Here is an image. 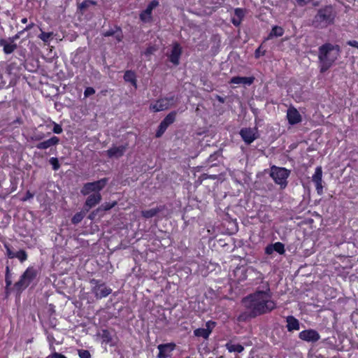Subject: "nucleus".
<instances>
[{"instance_id":"79ce46f5","label":"nucleus","mask_w":358,"mask_h":358,"mask_svg":"<svg viewBox=\"0 0 358 358\" xmlns=\"http://www.w3.org/2000/svg\"><path fill=\"white\" fill-rule=\"evenodd\" d=\"M50 163L52 166V169L55 171H57L60 168V164L59 163L57 158H56V157L50 158Z\"/></svg>"},{"instance_id":"f257e3e1","label":"nucleus","mask_w":358,"mask_h":358,"mask_svg":"<svg viewBox=\"0 0 358 358\" xmlns=\"http://www.w3.org/2000/svg\"><path fill=\"white\" fill-rule=\"evenodd\" d=\"M263 289H257L242 299V304L250 311L252 317L268 313L276 308L268 282L263 283Z\"/></svg>"},{"instance_id":"b1692460","label":"nucleus","mask_w":358,"mask_h":358,"mask_svg":"<svg viewBox=\"0 0 358 358\" xmlns=\"http://www.w3.org/2000/svg\"><path fill=\"white\" fill-rule=\"evenodd\" d=\"M36 275L37 272L34 268L28 267L22 275L29 285L36 277Z\"/></svg>"},{"instance_id":"052dcab7","label":"nucleus","mask_w":358,"mask_h":358,"mask_svg":"<svg viewBox=\"0 0 358 358\" xmlns=\"http://www.w3.org/2000/svg\"><path fill=\"white\" fill-rule=\"evenodd\" d=\"M159 126L161 127H162L163 129H164L165 130H166V129L168 128V127L169 126L167 122H166L164 120L161 122V123L159 124Z\"/></svg>"},{"instance_id":"7c9ffc66","label":"nucleus","mask_w":358,"mask_h":358,"mask_svg":"<svg viewBox=\"0 0 358 358\" xmlns=\"http://www.w3.org/2000/svg\"><path fill=\"white\" fill-rule=\"evenodd\" d=\"M85 212L86 211H85L83 210V211L76 213L71 219V222L73 224H77L80 223L83 220V219L85 217Z\"/></svg>"},{"instance_id":"f704fd0d","label":"nucleus","mask_w":358,"mask_h":358,"mask_svg":"<svg viewBox=\"0 0 358 358\" xmlns=\"http://www.w3.org/2000/svg\"><path fill=\"white\" fill-rule=\"evenodd\" d=\"M273 248L274 251L279 253L280 255H283L285 252V245L283 243L280 242H276L273 244Z\"/></svg>"},{"instance_id":"6ab92c4d","label":"nucleus","mask_w":358,"mask_h":358,"mask_svg":"<svg viewBox=\"0 0 358 358\" xmlns=\"http://www.w3.org/2000/svg\"><path fill=\"white\" fill-rule=\"evenodd\" d=\"M59 143V138L55 136L50 138L38 143L36 147L39 150H46L50 147L55 146Z\"/></svg>"},{"instance_id":"aec40b11","label":"nucleus","mask_w":358,"mask_h":358,"mask_svg":"<svg viewBox=\"0 0 358 358\" xmlns=\"http://www.w3.org/2000/svg\"><path fill=\"white\" fill-rule=\"evenodd\" d=\"M126 148L125 145L113 146L106 151L107 155L110 158H119L124 155Z\"/></svg>"},{"instance_id":"9d476101","label":"nucleus","mask_w":358,"mask_h":358,"mask_svg":"<svg viewBox=\"0 0 358 358\" xmlns=\"http://www.w3.org/2000/svg\"><path fill=\"white\" fill-rule=\"evenodd\" d=\"M299 338L306 342L315 343L320 339V336L315 329H307L301 331Z\"/></svg>"},{"instance_id":"9b49d317","label":"nucleus","mask_w":358,"mask_h":358,"mask_svg":"<svg viewBox=\"0 0 358 358\" xmlns=\"http://www.w3.org/2000/svg\"><path fill=\"white\" fill-rule=\"evenodd\" d=\"M312 180L315 185L317 193L319 195L323 194L322 186V169L321 166H317L315 169V173L312 176Z\"/></svg>"},{"instance_id":"a878e982","label":"nucleus","mask_w":358,"mask_h":358,"mask_svg":"<svg viewBox=\"0 0 358 358\" xmlns=\"http://www.w3.org/2000/svg\"><path fill=\"white\" fill-rule=\"evenodd\" d=\"M226 348L229 352L241 353L243 351L244 348L240 344H234L231 342H228L225 345Z\"/></svg>"},{"instance_id":"a18cd8bd","label":"nucleus","mask_w":358,"mask_h":358,"mask_svg":"<svg viewBox=\"0 0 358 358\" xmlns=\"http://www.w3.org/2000/svg\"><path fill=\"white\" fill-rule=\"evenodd\" d=\"M157 50L155 46H149L144 52V55L147 57L151 55Z\"/></svg>"},{"instance_id":"2f4dec72","label":"nucleus","mask_w":358,"mask_h":358,"mask_svg":"<svg viewBox=\"0 0 358 358\" xmlns=\"http://www.w3.org/2000/svg\"><path fill=\"white\" fill-rule=\"evenodd\" d=\"M283 34H284V30L281 27L274 26L272 28L271 31L270 32L269 37H273V36L279 37V36H282L283 35Z\"/></svg>"},{"instance_id":"39448f33","label":"nucleus","mask_w":358,"mask_h":358,"mask_svg":"<svg viewBox=\"0 0 358 358\" xmlns=\"http://www.w3.org/2000/svg\"><path fill=\"white\" fill-rule=\"evenodd\" d=\"M108 182L107 178L85 183L80 190V193L84 195H89L90 193H100L99 192L104 188Z\"/></svg>"},{"instance_id":"13d9d810","label":"nucleus","mask_w":358,"mask_h":358,"mask_svg":"<svg viewBox=\"0 0 358 358\" xmlns=\"http://www.w3.org/2000/svg\"><path fill=\"white\" fill-rule=\"evenodd\" d=\"M255 55V57L256 58H259L260 57V55H264V52L261 53L260 48H257L256 50Z\"/></svg>"},{"instance_id":"338daca9","label":"nucleus","mask_w":358,"mask_h":358,"mask_svg":"<svg viewBox=\"0 0 358 358\" xmlns=\"http://www.w3.org/2000/svg\"><path fill=\"white\" fill-rule=\"evenodd\" d=\"M357 49H358V48H357Z\"/></svg>"},{"instance_id":"de8ad7c7","label":"nucleus","mask_w":358,"mask_h":358,"mask_svg":"<svg viewBox=\"0 0 358 358\" xmlns=\"http://www.w3.org/2000/svg\"><path fill=\"white\" fill-rule=\"evenodd\" d=\"M94 93H95L94 89L93 87H89L85 90L84 95L85 97H87L90 95L94 94Z\"/></svg>"},{"instance_id":"0eeeda50","label":"nucleus","mask_w":358,"mask_h":358,"mask_svg":"<svg viewBox=\"0 0 358 358\" xmlns=\"http://www.w3.org/2000/svg\"><path fill=\"white\" fill-rule=\"evenodd\" d=\"M175 104L174 96L159 99L155 103H151L150 108L154 112H159L168 109Z\"/></svg>"},{"instance_id":"6e6d98bb","label":"nucleus","mask_w":358,"mask_h":358,"mask_svg":"<svg viewBox=\"0 0 358 358\" xmlns=\"http://www.w3.org/2000/svg\"><path fill=\"white\" fill-rule=\"evenodd\" d=\"M347 44L350 46H352V47H354V48H358V41H348L347 42Z\"/></svg>"},{"instance_id":"c9c22d12","label":"nucleus","mask_w":358,"mask_h":358,"mask_svg":"<svg viewBox=\"0 0 358 358\" xmlns=\"http://www.w3.org/2000/svg\"><path fill=\"white\" fill-rule=\"evenodd\" d=\"M176 112L172 111L169 113L164 119V120L167 122L169 125L173 124L176 120Z\"/></svg>"},{"instance_id":"473e14b6","label":"nucleus","mask_w":358,"mask_h":358,"mask_svg":"<svg viewBox=\"0 0 358 358\" xmlns=\"http://www.w3.org/2000/svg\"><path fill=\"white\" fill-rule=\"evenodd\" d=\"M101 336L103 339V342L112 345L113 338L110 333L108 330H102Z\"/></svg>"},{"instance_id":"4be33fe9","label":"nucleus","mask_w":358,"mask_h":358,"mask_svg":"<svg viewBox=\"0 0 358 358\" xmlns=\"http://www.w3.org/2000/svg\"><path fill=\"white\" fill-rule=\"evenodd\" d=\"M287 329V331L292 332L297 331L300 329L299 321L292 315H289L286 317Z\"/></svg>"},{"instance_id":"f03ea898","label":"nucleus","mask_w":358,"mask_h":358,"mask_svg":"<svg viewBox=\"0 0 358 358\" xmlns=\"http://www.w3.org/2000/svg\"><path fill=\"white\" fill-rule=\"evenodd\" d=\"M340 47L337 45L325 43L319 48L318 58L320 63V72L327 71L338 59Z\"/></svg>"},{"instance_id":"0e129e2a","label":"nucleus","mask_w":358,"mask_h":358,"mask_svg":"<svg viewBox=\"0 0 358 358\" xmlns=\"http://www.w3.org/2000/svg\"><path fill=\"white\" fill-rule=\"evenodd\" d=\"M21 22L23 24H26L27 22V17H24L21 20Z\"/></svg>"},{"instance_id":"c03bdc74","label":"nucleus","mask_w":358,"mask_h":358,"mask_svg":"<svg viewBox=\"0 0 358 358\" xmlns=\"http://www.w3.org/2000/svg\"><path fill=\"white\" fill-rule=\"evenodd\" d=\"M216 323L213 321H208L206 323V328H204L206 330L209 331V334H211L213 329L215 327Z\"/></svg>"},{"instance_id":"423d86ee","label":"nucleus","mask_w":358,"mask_h":358,"mask_svg":"<svg viewBox=\"0 0 358 358\" xmlns=\"http://www.w3.org/2000/svg\"><path fill=\"white\" fill-rule=\"evenodd\" d=\"M92 285V292L96 299H102L108 296L112 289L106 286L104 283H100V281L96 279H92L90 281Z\"/></svg>"},{"instance_id":"8fccbe9b","label":"nucleus","mask_w":358,"mask_h":358,"mask_svg":"<svg viewBox=\"0 0 358 358\" xmlns=\"http://www.w3.org/2000/svg\"><path fill=\"white\" fill-rule=\"evenodd\" d=\"M24 32V30L20 31L15 35L13 36L12 37H9L8 38L15 43V41L18 40L20 38V36Z\"/></svg>"},{"instance_id":"412c9836","label":"nucleus","mask_w":358,"mask_h":358,"mask_svg":"<svg viewBox=\"0 0 358 358\" xmlns=\"http://www.w3.org/2000/svg\"><path fill=\"white\" fill-rule=\"evenodd\" d=\"M255 80L254 77L235 76L231 78L229 83L236 85H250Z\"/></svg>"},{"instance_id":"20e7f679","label":"nucleus","mask_w":358,"mask_h":358,"mask_svg":"<svg viewBox=\"0 0 358 358\" xmlns=\"http://www.w3.org/2000/svg\"><path fill=\"white\" fill-rule=\"evenodd\" d=\"M290 175V171L283 167H278L275 165L271 167L270 176L274 182L285 189L287 185V179Z\"/></svg>"},{"instance_id":"e2e57ef3","label":"nucleus","mask_w":358,"mask_h":358,"mask_svg":"<svg viewBox=\"0 0 358 358\" xmlns=\"http://www.w3.org/2000/svg\"><path fill=\"white\" fill-rule=\"evenodd\" d=\"M297 1L300 4L305 5V4H307L308 3H309L311 0H297Z\"/></svg>"},{"instance_id":"393cba45","label":"nucleus","mask_w":358,"mask_h":358,"mask_svg":"<svg viewBox=\"0 0 358 358\" xmlns=\"http://www.w3.org/2000/svg\"><path fill=\"white\" fill-rule=\"evenodd\" d=\"M162 210V207H157L155 208H151L149 210H144L141 211V215L143 217L146 219L152 218L157 215L159 212Z\"/></svg>"},{"instance_id":"1a4fd4ad","label":"nucleus","mask_w":358,"mask_h":358,"mask_svg":"<svg viewBox=\"0 0 358 358\" xmlns=\"http://www.w3.org/2000/svg\"><path fill=\"white\" fill-rule=\"evenodd\" d=\"M159 5V1L157 0H153L148 5L145 10L142 11L140 13L139 17L140 20L144 22L148 23L150 22L152 20V13L153 9H155Z\"/></svg>"},{"instance_id":"4d7b16f0","label":"nucleus","mask_w":358,"mask_h":358,"mask_svg":"<svg viewBox=\"0 0 358 358\" xmlns=\"http://www.w3.org/2000/svg\"><path fill=\"white\" fill-rule=\"evenodd\" d=\"M34 197V194H31L29 191H27L26 193V196L22 199L23 201H25L28 199H30Z\"/></svg>"},{"instance_id":"ddd939ff","label":"nucleus","mask_w":358,"mask_h":358,"mask_svg":"<svg viewBox=\"0 0 358 358\" xmlns=\"http://www.w3.org/2000/svg\"><path fill=\"white\" fill-rule=\"evenodd\" d=\"M102 197L100 193L89 194L83 206L84 210L88 212L92 208L99 203Z\"/></svg>"},{"instance_id":"72a5a7b5","label":"nucleus","mask_w":358,"mask_h":358,"mask_svg":"<svg viewBox=\"0 0 358 358\" xmlns=\"http://www.w3.org/2000/svg\"><path fill=\"white\" fill-rule=\"evenodd\" d=\"M5 282H6V289L8 290V287L12 284V275L10 273V268L8 266H7L6 267Z\"/></svg>"},{"instance_id":"f3484780","label":"nucleus","mask_w":358,"mask_h":358,"mask_svg":"<svg viewBox=\"0 0 358 358\" xmlns=\"http://www.w3.org/2000/svg\"><path fill=\"white\" fill-rule=\"evenodd\" d=\"M256 271L254 268L250 267L245 268L244 267L237 268L234 271V275L238 278V281H243L247 279L248 274L251 275Z\"/></svg>"},{"instance_id":"a211bd4d","label":"nucleus","mask_w":358,"mask_h":358,"mask_svg":"<svg viewBox=\"0 0 358 358\" xmlns=\"http://www.w3.org/2000/svg\"><path fill=\"white\" fill-rule=\"evenodd\" d=\"M102 34L105 37L113 36L117 42L122 41L123 38L122 31L119 26H115L113 28H110L108 30L104 31Z\"/></svg>"},{"instance_id":"7ed1b4c3","label":"nucleus","mask_w":358,"mask_h":358,"mask_svg":"<svg viewBox=\"0 0 358 358\" xmlns=\"http://www.w3.org/2000/svg\"><path fill=\"white\" fill-rule=\"evenodd\" d=\"M336 12L331 6L320 8L314 17L313 24L317 28H324L334 22Z\"/></svg>"},{"instance_id":"864d4df0","label":"nucleus","mask_w":358,"mask_h":358,"mask_svg":"<svg viewBox=\"0 0 358 358\" xmlns=\"http://www.w3.org/2000/svg\"><path fill=\"white\" fill-rule=\"evenodd\" d=\"M100 212L99 211H97V208L94 210H93L88 216V219L91 220H93L95 217L99 214Z\"/></svg>"},{"instance_id":"c85d7f7f","label":"nucleus","mask_w":358,"mask_h":358,"mask_svg":"<svg viewBox=\"0 0 358 358\" xmlns=\"http://www.w3.org/2000/svg\"><path fill=\"white\" fill-rule=\"evenodd\" d=\"M194 334L196 337H201L205 339H207L210 336L209 331L206 330L204 328H199L195 329L194 331Z\"/></svg>"},{"instance_id":"5701e85b","label":"nucleus","mask_w":358,"mask_h":358,"mask_svg":"<svg viewBox=\"0 0 358 358\" xmlns=\"http://www.w3.org/2000/svg\"><path fill=\"white\" fill-rule=\"evenodd\" d=\"M245 10L242 8H237L234 10V16L231 18V22L232 24L238 27L244 16H245Z\"/></svg>"},{"instance_id":"e433bc0d","label":"nucleus","mask_w":358,"mask_h":358,"mask_svg":"<svg viewBox=\"0 0 358 358\" xmlns=\"http://www.w3.org/2000/svg\"><path fill=\"white\" fill-rule=\"evenodd\" d=\"M45 135L43 132H34L31 136L30 139L34 141H39L45 138Z\"/></svg>"},{"instance_id":"c756f323","label":"nucleus","mask_w":358,"mask_h":358,"mask_svg":"<svg viewBox=\"0 0 358 358\" xmlns=\"http://www.w3.org/2000/svg\"><path fill=\"white\" fill-rule=\"evenodd\" d=\"M117 205L116 201H113V203H104L101 204L99 208H97V211H99L100 213H102L105 211H107L114 206Z\"/></svg>"},{"instance_id":"6e6552de","label":"nucleus","mask_w":358,"mask_h":358,"mask_svg":"<svg viewBox=\"0 0 358 358\" xmlns=\"http://www.w3.org/2000/svg\"><path fill=\"white\" fill-rule=\"evenodd\" d=\"M239 134L247 145L252 143L258 137L256 128H243Z\"/></svg>"},{"instance_id":"a19ab883","label":"nucleus","mask_w":358,"mask_h":358,"mask_svg":"<svg viewBox=\"0 0 358 358\" xmlns=\"http://www.w3.org/2000/svg\"><path fill=\"white\" fill-rule=\"evenodd\" d=\"M95 4H96V2L93 1H90V0L84 1L79 5V8L81 10H83L86 9L87 8H88L90 5H95Z\"/></svg>"},{"instance_id":"5fc2aeb1","label":"nucleus","mask_w":358,"mask_h":358,"mask_svg":"<svg viewBox=\"0 0 358 358\" xmlns=\"http://www.w3.org/2000/svg\"><path fill=\"white\" fill-rule=\"evenodd\" d=\"M165 131L166 130L164 129H163L162 127H161L159 125L158 129L156 133V137L159 138V137L162 136V134L165 132Z\"/></svg>"},{"instance_id":"ea45409f","label":"nucleus","mask_w":358,"mask_h":358,"mask_svg":"<svg viewBox=\"0 0 358 358\" xmlns=\"http://www.w3.org/2000/svg\"><path fill=\"white\" fill-rule=\"evenodd\" d=\"M78 355L80 358H91V354L89 350L80 349L78 350Z\"/></svg>"},{"instance_id":"680f3d73","label":"nucleus","mask_w":358,"mask_h":358,"mask_svg":"<svg viewBox=\"0 0 358 358\" xmlns=\"http://www.w3.org/2000/svg\"><path fill=\"white\" fill-rule=\"evenodd\" d=\"M34 23L31 22V23L29 24L28 25H27V27L23 30H24V31L31 30L34 27Z\"/></svg>"},{"instance_id":"69168bd1","label":"nucleus","mask_w":358,"mask_h":358,"mask_svg":"<svg viewBox=\"0 0 358 358\" xmlns=\"http://www.w3.org/2000/svg\"><path fill=\"white\" fill-rule=\"evenodd\" d=\"M218 100H219L220 102H222V103H223V102H224V99H223V98H222V97H220V96H218Z\"/></svg>"},{"instance_id":"58836bf2","label":"nucleus","mask_w":358,"mask_h":358,"mask_svg":"<svg viewBox=\"0 0 358 358\" xmlns=\"http://www.w3.org/2000/svg\"><path fill=\"white\" fill-rule=\"evenodd\" d=\"M53 36L52 32H44L41 31V34L38 36V38L41 39L44 43H48L50 41V38Z\"/></svg>"},{"instance_id":"cd10ccee","label":"nucleus","mask_w":358,"mask_h":358,"mask_svg":"<svg viewBox=\"0 0 358 358\" xmlns=\"http://www.w3.org/2000/svg\"><path fill=\"white\" fill-rule=\"evenodd\" d=\"M29 285V283L26 281L24 278H23L22 275H21L20 280L15 283L14 287L18 292H21L22 290L25 289Z\"/></svg>"},{"instance_id":"4c0bfd02","label":"nucleus","mask_w":358,"mask_h":358,"mask_svg":"<svg viewBox=\"0 0 358 358\" xmlns=\"http://www.w3.org/2000/svg\"><path fill=\"white\" fill-rule=\"evenodd\" d=\"M15 258H17L21 262H23L27 260V254L24 250H20L15 253Z\"/></svg>"},{"instance_id":"603ef678","label":"nucleus","mask_w":358,"mask_h":358,"mask_svg":"<svg viewBox=\"0 0 358 358\" xmlns=\"http://www.w3.org/2000/svg\"><path fill=\"white\" fill-rule=\"evenodd\" d=\"M47 358H66L64 355L58 353V352H54L49 355Z\"/></svg>"},{"instance_id":"dca6fc26","label":"nucleus","mask_w":358,"mask_h":358,"mask_svg":"<svg viewBox=\"0 0 358 358\" xmlns=\"http://www.w3.org/2000/svg\"><path fill=\"white\" fill-rule=\"evenodd\" d=\"M287 117L290 124H296L301 121V116L299 111L294 107L288 108Z\"/></svg>"},{"instance_id":"4468645a","label":"nucleus","mask_w":358,"mask_h":358,"mask_svg":"<svg viewBox=\"0 0 358 358\" xmlns=\"http://www.w3.org/2000/svg\"><path fill=\"white\" fill-rule=\"evenodd\" d=\"M181 54L182 49L180 45L178 43H174L171 54L169 55L170 62L176 66L178 65Z\"/></svg>"},{"instance_id":"2eb2a0df","label":"nucleus","mask_w":358,"mask_h":358,"mask_svg":"<svg viewBox=\"0 0 358 358\" xmlns=\"http://www.w3.org/2000/svg\"><path fill=\"white\" fill-rule=\"evenodd\" d=\"M0 47L3 48V52L6 55L13 53L17 48V44L13 42L9 38H1Z\"/></svg>"},{"instance_id":"bb28decb","label":"nucleus","mask_w":358,"mask_h":358,"mask_svg":"<svg viewBox=\"0 0 358 358\" xmlns=\"http://www.w3.org/2000/svg\"><path fill=\"white\" fill-rule=\"evenodd\" d=\"M124 80L126 82L131 83L135 87H137L136 74L134 71H127L124 75Z\"/></svg>"},{"instance_id":"bf43d9fd","label":"nucleus","mask_w":358,"mask_h":358,"mask_svg":"<svg viewBox=\"0 0 358 358\" xmlns=\"http://www.w3.org/2000/svg\"><path fill=\"white\" fill-rule=\"evenodd\" d=\"M159 126L161 127H162L163 129H164L165 130H166V129L168 128V127L169 126L167 122H166L164 120L161 122V123L159 124Z\"/></svg>"},{"instance_id":"37998d69","label":"nucleus","mask_w":358,"mask_h":358,"mask_svg":"<svg viewBox=\"0 0 358 358\" xmlns=\"http://www.w3.org/2000/svg\"><path fill=\"white\" fill-rule=\"evenodd\" d=\"M248 318H252L251 316H250V313L249 310H246V312L243 313H241L238 317V320L239 322H243V321H245L247 320Z\"/></svg>"},{"instance_id":"f8f14e48","label":"nucleus","mask_w":358,"mask_h":358,"mask_svg":"<svg viewBox=\"0 0 358 358\" xmlns=\"http://www.w3.org/2000/svg\"><path fill=\"white\" fill-rule=\"evenodd\" d=\"M176 344L174 343H168L165 344H159L157 346L159 353L157 356V358H167L171 355V352L176 348Z\"/></svg>"},{"instance_id":"09e8293b","label":"nucleus","mask_w":358,"mask_h":358,"mask_svg":"<svg viewBox=\"0 0 358 358\" xmlns=\"http://www.w3.org/2000/svg\"><path fill=\"white\" fill-rule=\"evenodd\" d=\"M63 129L61 127V125L54 122V127L52 129V131L55 133V134H61L62 132Z\"/></svg>"},{"instance_id":"49530a36","label":"nucleus","mask_w":358,"mask_h":358,"mask_svg":"<svg viewBox=\"0 0 358 358\" xmlns=\"http://www.w3.org/2000/svg\"><path fill=\"white\" fill-rule=\"evenodd\" d=\"M4 246L6 249V254H7V256L8 257V258H10V259L15 258V255L16 252H13L8 245L5 244Z\"/></svg>"},{"instance_id":"3c124183","label":"nucleus","mask_w":358,"mask_h":358,"mask_svg":"<svg viewBox=\"0 0 358 358\" xmlns=\"http://www.w3.org/2000/svg\"><path fill=\"white\" fill-rule=\"evenodd\" d=\"M274 252L273 244L268 245L265 248V253L266 255H271Z\"/></svg>"}]
</instances>
